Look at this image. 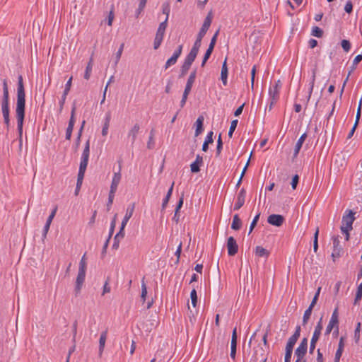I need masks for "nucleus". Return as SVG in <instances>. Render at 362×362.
I'll return each mask as SVG.
<instances>
[{"label": "nucleus", "mask_w": 362, "mask_h": 362, "mask_svg": "<svg viewBox=\"0 0 362 362\" xmlns=\"http://www.w3.org/2000/svg\"><path fill=\"white\" fill-rule=\"evenodd\" d=\"M25 93L21 75L18 77L17 102L16 114L17 118L18 130L20 136L23 133V124L25 117Z\"/></svg>", "instance_id": "obj_1"}, {"label": "nucleus", "mask_w": 362, "mask_h": 362, "mask_svg": "<svg viewBox=\"0 0 362 362\" xmlns=\"http://www.w3.org/2000/svg\"><path fill=\"white\" fill-rule=\"evenodd\" d=\"M89 153H90V141L88 140L86 142L85 147L83 149V151L82 153L80 166H79V170L78 173V177H77V183L75 190V194L77 195L78 194V192L81 187L83 180L84 177V174L88 165V158H89Z\"/></svg>", "instance_id": "obj_2"}, {"label": "nucleus", "mask_w": 362, "mask_h": 362, "mask_svg": "<svg viewBox=\"0 0 362 362\" xmlns=\"http://www.w3.org/2000/svg\"><path fill=\"white\" fill-rule=\"evenodd\" d=\"M354 214L349 211L346 214H344L342 217V224L341 226V233L345 235L346 240L349 239V232L352 230V224L354 221Z\"/></svg>", "instance_id": "obj_3"}, {"label": "nucleus", "mask_w": 362, "mask_h": 362, "mask_svg": "<svg viewBox=\"0 0 362 362\" xmlns=\"http://www.w3.org/2000/svg\"><path fill=\"white\" fill-rule=\"evenodd\" d=\"M281 88V82L280 80H278L275 82L274 85L272 87H270L269 89V110H271L273 105L276 103V101L279 98V91Z\"/></svg>", "instance_id": "obj_4"}, {"label": "nucleus", "mask_w": 362, "mask_h": 362, "mask_svg": "<svg viewBox=\"0 0 362 362\" xmlns=\"http://www.w3.org/2000/svg\"><path fill=\"white\" fill-rule=\"evenodd\" d=\"M212 21L211 13H209L208 16L206 17L204 23L197 35L196 41L194 44L201 47L202 40L204 36L206 35L207 30H209Z\"/></svg>", "instance_id": "obj_5"}, {"label": "nucleus", "mask_w": 362, "mask_h": 362, "mask_svg": "<svg viewBox=\"0 0 362 362\" xmlns=\"http://www.w3.org/2000/svg\"><path fill=\"white\" fill-rule=\"evenodd\" d=\"M166 28V21H164L160 23L153 42V48L155 49H157L160 46L163 40Z\"/></svg>", "instance_id": "obj_6"}, {"label": "nucleus", "mask_w": 362, "mask_h": 362, "mask_svg": "<svg viewBox=\"0 0 362 362\" xmlns=\"http://www.w3.org/2000/svg\"><path fill=\"white\" fill-rule=\"evenodd\" d=\"M308 349V339L306 338H303L299 346L295 351V356L296 357V362H301L303 361V358H304Z\"/></svg>", "instance_id": "obj_7"}, {"label": "nucleus", "mask_w": 362, "mask_h": 362, "mask_svg": "<svg viewBox=\"0 0 362 362\" xmlns=\"http://www.w3.org/2000/svg\"><path fill=\"white\" fill-rule=\"evenodd\" d=\"M338 324H339V315H338V309L335 308L332 316L330 320L326 327L325 334H329L334 327L337 328L338 331Z\"/></svg>", "instance_id": "obj_8"}, {"label": "nucleus", "mask_w": 362, "mask_h": 362, "mask_svg": "<svg viewBox=\"0 0 362 362\" xmlns=\"http://www.w3.org/2000/svg\"><path fill=\"white\" fill-rule=\"evenodd\" d=\"M86 272V269L78 267V275H77L76 280V287H75L76 292H79L81 289V287H82L83 284L85 280Z\"/></svg>", "instance_id": "obj_9"}, {"label": "nucleus", "mask_w": 362, "mask_h": 362, "mask_svg": "<svg viewBox=\"0 0 362 362\" xmlns=\"http://www.w3.org/2000/svg\"><path fill=\"white\" fill-rule=\"evenodd\" d=\"M182 51V45H179L176 50H175L173 56L168 59L165 63V69H167L172 65H174L176 62L179 57L180 56Z\"/></svg>", "instance_id": "obj_10"}, {"label": "nucleus", "mask_w": 362, "mask_h": 362, "mask_svg": "<svg viewBox=\"0 0 362 362\" xmlns=\"http://www.w3.org/2000/svg\"><path fill=\"white\" fill-rule=\"evenodd\" d=\"M199 48H200L199 46L194 44L189 53L186 57L184 62L185 64H189L191 66L198 54Z\"/></svg>", "instance_id": "obj_11"}, {"label": "nucleus", "mask_w": 362, "mask_h": 362, "mask_svg": "<svg viewBox=\"0 0 362 362\" xmlns=\"http://www.w3.org/2000/svg\"><path fill=\"white\" fill-rule=\"evenodd\" d=\"M227 248L228 253L230 256H233L238 252V246L233 237H229L228 238Z\"/></svg>", "instance_id": "obj_12"}, {"label": "nucleus", "mask_w": 362, "mask_h": 362, "mask_svg": "<svg viewBox=\"0 0 362 362\" xmlns=\"http://www.w3.org/2000/svg\"><path fill=\"white\" fill-rule=\"evenodd\" d=\"M284 221V216L279 214H272L269 216L267 219L269 224L277 227L281 226L283 224Z\"/></svg>", "instance_id": "obj_13"}, {"label": "nucleus", "mask_w": 362, "mask_h": 362, "mask_svg": "<svg viewBox=\"0 0 362 362\" xmlns=\"http://www.w3.org/2000/svg\"><path fill=\"white\" fill-rule=\"evenodd\" d=\"M121 178L122 176L119 171L114 173L110 185V192H112V194H115L117 189V187L120 182Z\"/></svg>", "instance_id": "obj_14"}, {"label": "nucleus", "mask_w": 362, "mask_h": 362, "mask_svg": "<svg viewBox=\"0 0 362 362\" xmlns=\"http://www.w3.org/2000/svg\"><path fill=\"white\" fill-rule=\"evenodd\" d=\"M134 209H135L134 203H132L131 204H129L127 206L125 215L122 221V225L123 227H125L127 226L129 220L131 218V217L132 216V215L134 214Z\"/></svg>", "instance_id": "obj_15"}, {"label": "nucleus", "mask_w": 362, "mask_h": 362, "mask_svg": "<svg viewBox=\"0 0 362 362\" xmlns=\"http://www.w3.org/2000/svg\"><path fill=\"white\" fill-rule=\"evenodd\" d=\"M245 195H246L245 190L244 189H242L238 194L237 201L234 205L235 210H238L243 206V204L245 203Z\"/></svg>", "instance_id": "obj_16"}, {"label": "nucleus", "mask_w": 362, "mask_h": 362, "mask_svg": "<svg viewBox=\"0 0 362 362\" xmlns=\"http://www.w3.org/2000/svg\"><path fill=\"white\" fill-rule=\"evenodd\" d=\"M57 210V208L55 207L52 210V211L51 212V214H49V217L47 219L46 223H45V225L44 226V228H43L42 235H43L44 238H46V236H47V234L48 233V230H49L50 225H51V223H52L54 217L55 216Z\"/></svg>", "instance_id": "obj_17"}, {"label": "nucleus", "mask_w": 362, "mask_h": 362, "mask_svg": "<svg viewBox=\"0 0 362 362\" xmlns=\"http://www.w3.org/2000/svg\"><path fill=\"white\" fill-rule=\"evenodd\" d=\"M264 358H265L264 356V350L262 347L258 346L254 349V353L250 362H257L258 360L262 361V359Z\"/></svg>", "instance_id": "obj_18"}, {"label": "nucleus", "mask_w": 362, "mask_h": 362, "mask_svg": "<svg viewBox=\"0 0 362 362\" xmlns=\"http://www.w3.org/2000/svg\"><path fill=\"white\" fill-rule=\"evenodd\" d=\"M203 164L202 156L197 155L195 161L190 165V169L192 173H198L200 170V165Z\"/></svg>", "instance_id": "obj_19"}, {"label": "nucleus", "mask_w": 362, "mask_h": 362, "mask_svg": "<svg viewBox=\"0 0 362 362\" xmlns=\"http://www.w3.org/2000/svg\"><path fill=\"white\" fill-rule=\"evenodd\" d=\"M72 79H73V77L71 76L69 78V79L68 80V81L66 82V83L65 89L64 90V93H63V95L62 96L61 101H60V109L61 110L63 107V105L64 104L66 95H68V93H69V92L70 90V88H71V83H72Z\"/></svg>", "instance_id": "obj_20"}, {"label": "nucleus", "mask_w": 362, "mask_h": 362, "mask_svg": "<svg viewBox=\"0 0 362 362\" xmlns=\"http://www.w3.org/2000/svg\"><path fill=\"white\" fill-rule=\"evenodd\" d=\"M8 85L6 80L3 81V98L1 101V107L2 106H8Z\"/></svg>", "instance_id": "obj_21"}, {"label": "nucleus", "mask_w": 362, "mask_h": 362, "mask_svg": "<svg viewBox=\"0 0 362 362\" xmlns=\"http://www.w3.org/2000/svg\"><path fill=\"white\" fill-rule=\"evenodd\" d=\"M306 138H307V134L304 133L298 139V141L296 142V144L295 145L293 157H296L298 156V154L302 147V145L304 143Z\"/></svg>", "instance_id": "obj_22"}, {"label": "nucleus", "mask_w": 362, "mask_h": 362, "mask_svg": "<svg viewBox=\"0 0 362 362\" xmlns=\"http://www.w3.org/2000/svg\"><path fill=\"white\" fill-rule=\"evenodd\" d=\"M195 78H196V70H194L192 72H191V74L187 79V84H186L184 91L190 93L192 85L195 81Z\"/></svg>", "instance_id": "obj_23"}, {"label": "nucleus", "mask_w": 362, "mask_h": 362, "mask_svg": "<svg viewBox=\"0 0 362 362\" xmlns=\"http://www.w3.org/2000/svg\"><path fill=\"white\" fill-rule=\"evenodd\" d=\"M106 339H107V331H104L100 334V339H99V356H101L103 353Z\"/></svg>", "instance_id": "obj_24"}, {"label": "nucleus", "mask_w": 362, "mask_h": 362, "mask_svg": "<svg viewBox=\"0 0 362 362\" xmlns=\"http://www.w3.org/2000/svg\"><path fill=\"white\" fill-rule=\"evenodd\" d=\"M140 127L138 124H135L128 133V137L131 139L132 143H134L136 139L139 132Z\"/></svg>", "instance_id": "obj_25"}, {"label": "nucleus", "mask_w": 362, "mask_h": 362, "mask_svg": "<svg viewBox=\"0 0 362 362\" xmlns=\"http://www.w3.org/2000/svg\"><path fill=\"white\" fill-rule=\"evenodd\" d=\"M334 250L332 253V257L334 260L335 258L339 257L340 255L341 248L339 247V240L338 238H334L333 240Z\"/></svg>", "instance_id": "obj_26"}, {"label": "nucleus", "mask_w": 362, "mask_h": 362, "mask_svg": "<svg viewBox=\"0 0 362 362\" xmlns=\"http://www.w3.org/2000/svg\"><path fill=\"white\" fill-rule=\"evenodd\" d=\"M227 77H228V68L226 64V59L223 63L221 72V79L224 86L227 85Z\"/></svg>", "instance_id": "obj_27"}, {"label": "nucleus", "mask_w": 362, "mask_h": 362, "mask_svg": "<svg viewBox=\"0 0 362 362\" xmlns=\"http://www.w3.org/2000/svg\"><path fill=\"white\" fill-rule=\"evenodd\" d=\"M204 117L199 116L196 122V130H195V136H199L203 131V122H204Z\"/></svg>", "instance_id": "obj_28"}, {"label": "nucleus", "mask_w": 362, "mask_h": 362, "mask_svg": "<svg viewBox=\"0 0 362 362\" xmlns=\"http://www.w3.org/2000/svg\"><path fill=\"white\" fill-rule=\"evenodd\" d=\"M111 115L110 112H107L106 114L105 118V122L103 124V127L102 129V135L103 136H105L107 134L108 129L110 126V122Z\"/></svg>", "instance_id": "obj_29"}, {"label": "nucleus", "mask_w": 362, "mask_h": 362, "mask_svg": "<svg viewBox=\"0 0 362 362\" xmlns=\"http://www.w3.org/2000/svg\"><path fill=\"white\" fill-rule=\"evenodd\" d=\"M322 329V318H320V321L318 322L317 325H316V327L315 328V331L313 334L312 339L317 341L321 334Z\"/></svg>", "instance_id": "obj_30"}, {"label": "nucleus", "mask_w": 362, "mask_h": 362, "mask_svg": "<svg viewBox=\"0 0 362 362\" xmlns=\"http://www.w3.org/2000/svg\"><path fill=\"white\" fill-rule=\"evenodd\" d=\"M218 30H217L216 32V33L214 34V35L213 36V37L211 38V42H210V44L209 45V47L208 49H206V52L205 54H208V55H210L211 54L213 50H214V46L216 45V40H217V37H218Z\"/></svg>", "instance_id": "obj_31"}, {"label": "nucleus", "mask_w": 362, "mask_h": 362, "mask_svg": "<svg viewBox=\"0 0 362 362\" xmlns=\"http://www.w3.org/2000/svg\"><path fill=\"white\" fill-rule=\"evenodd\" d=\"M343 349H344V342H343V339L341 338L339 343V348L335 354V358H334L335 362L339 361V359L342 354Z\"/></svg>", "instance_id": "obj_32"}, {"label": "nucleus", "mask_w": 362, "mask_h": 362, "mask_svg": "<svg viewBox=\"0 0 362 362\" xmlns=\"http://www.w3.org/2000/svg\"><path fill=\"white\" fill-rule=\"evenodd\" d=\"M241 227V221L238 214L233 216L231 228L233 230H239Z\"/></svg>", "instance_id": "obj_33"}, {"label": "nucleus", "mask_w": 362, "mask_h": 362, "mask_svg": "<svg viewBox=\"0 0 362 362\" xmlns=\"http://www.w3.org/2000/svg\"><path fill=\"white\" fill-rule=\"evenodd\" d=\"M173 186H174V182L172 183V185H171L170 189H168V191L167 192V194H166V196H165V199H164V200L163 202V204H162V209H164L166 207V206H167V204L168 203V201H169V199H170V197L172 195V193H173Z\"/></svg>", "instance_id": "obj_34"}, {"label": "nucleus", "mask_w": 362, "mask_h": 362, "mask_svg": "<svg viewBox=\"0 0 362 362\" xmlns=\"http://www.w3.org/2000/svg\"><path fill=\"white\" fill-rule=\"evenodd\" d=\"M212 136H213V132H210L207 134L206 138L205 139V141L204 142L203 146H202V151H206L208 150V145H209V144H211V143L213 142Z\"/></svg>", "instance_id": "obj_35"}, {"label": "nucleus", "mask_w": 362, "mask_h": 362, "mask_svg": "<svg viewBox=\"0 0 362 362\" xmlns=\"http://www.w3.org/2000/svg\"><path fill=\"white\" fill-rule=\"evenodd\" d=\"M92 69H93V59L90 58L88 63V65L86 66V71L84 74L85 79L88 80L90 78Z\"/></svg>", "instance_id": "obj_36"}, {"label": "nucleus", "mask_w": 362, "mask_h": 362, "mask_svg": "<svg viewBox=\"0 0 362 362\" xmlns=\"http://www.w3.org/2000/svg\"><path fill=\"white\" fill-rule=\"evenodd\" d=\"M255 253L259 257H266L269 255V252L261 246H257L255 248Z\"/></svg>", "instance_id": "obj_37"}, {"label": "nucleus", "mask_w": 362, "mask_h": 362, "mask_svg": "<svg viewBox=\"0 0 362 362\" xmlns=\"http://www.w3.org/2000/svg\"><path fill=\"white\" fill-rule=\"evenodd\" d=\"M313 308L314 307H311V305H310L308 308L305 311L303 318V325H305L308 322V320L310 319Z\"/></svg>", "instance_id": "obj_38"}, {"label": "nucleus", "mask_w": 362, "mask_h": 362, "mask_svg": "<svg viewBox=\"0 0 362 362\" xmlns=\"http://www.w3.org/2000/svg\"><path fill=\"white\" fill-rule=\"evenodd\" d=\"M147 0H140L137 10L136 11V17L138 18L141 13L144 11Z\"/></svg>", "instance_id": "obj_39"}, {"label": "nucleus", "mask_w": 362, "mask_h": 362, "mask_svg": "<svg viewBox=\"0 0 362 362\" xmlns=\"http://www.w3.org/2000/svg\"><path fill=\"white\" fill-rule=\"evenodd\" d=\"M124 43L121 44L118 51L115 54V66L118 64V62H119V59L121 58V56H122V52H123V49H124Z\"/></svg>", "instance_id": "obj_40"}, {"label": "nucleus", "mask_w": 362, "mask_h": 362, "mask_svg": "<svg viewBox=\"0 0 362 362\" xmlns=\"http://www.w3.org/2000/svg\"><path fill=\"white\" fill-rule=\"evenodd\" d=\"M297 340L292 337H291L287 342L286 350L293 351V346L296 343Z\"/></svg>", "instance_id": "obj_41"}, {"label": "nucleus", "mask_w": 362, "mask_h": 362, "mask_svg": "<svg viewBox=\"0 0 362 362\" xmlns=\"http://www.w3.org/2000/svg\"><path fill=\"white\" fill-rule=\"evenodd\" d=\"M362 298V282L359 284L357 288V291L356 293V297L354 300V304H356L359 300H361Z\"/></svg>", "instance_id": "obj_42"}, {"label": "nucleus", "mask_w": 362, "mask_h": 362, "mask_svg": "<svg viewBox=\"0 0 362 362\" xmlns=\"http://www.w3.org/2000/svg\"><path fill=\"white\" fill-rule=\"evenodd\" d=\"M153 136H154V131L151 130L150 132L149 139L147 143V148L149 149H151L154 147L155 142H154Z\"/></svg>", "instance_id": "obj_43"}, {"label": "nucleus", "mask_w": 362, "mask_h": 362, "mask_svg": "<svg viewBox=\"0 0 362 362\" xmlns=\"http://www.w3.org/2000/svg\"><path fill=\"white\" fill-rule=\"evenodd\" d=\"M146 295H147L146 285L145 282L144 281H142L141 298L143 303H144L146 300Z\"/></svg>", "instance_id": "obj_44"}, {"label": "nucleus", "mask_w": 362, "mask_h": 362, "mask_svg": "<svg viewBox=\"0 0 362 362\" xmlns=\"http://www.w3.org/2000/svg\"><path fill=\"white\" fill-rule=\"evenodd\" d=\"M341 46L346 52H348L351 49V43L347 40H342L341 42Z\"/></svg>", "instance_id": "obj_45"}, {"label": "nucleus", "mask_w": 362, "mask_h": 362, "mask_svg": "<svg viewBox=\"0 0 362 362\" xmlns=\"http://www.w3.org/2000/svg\"><path fill=\"white\" fill-rule=\"evenodd\" d=\"M323 31L319 27H314L312 30V35L317 37H321L322 36Z\"/></svg>", "instance_id": "obj_46"}, {"label": "nucleus", "mask_w": 362, "mask_h": 362, "mask_svg": "<svg viewBox=\"0 0 362 362\" xmlns=\"http://www.w3.org/2000/svg\"><path fill=\"white\" fill-rule=\"evenodd\" d=\"M191 302L193 307H196L197 303V295L195 289H193L190 293Z\"/></svg>", "instance_id": "obj_47"}, {"label": "nucleus", "mask_w": 362, "mask_h": 362, "mask_svg": "<svg viewBox=\"0 0 362 362\" xmlns=\"http://www.w3.org/2000/svg\"><path fill=\"white\" fill-rule=\"evenodd\" d=\"M116 218H117V214H115L111 221V224H110V232H109V238H111L113 233H114V230H115V226H116Z\"/></svg>", "instance_id": "obj_48"}, {"label": "nucleus", "mask_w": 362, "mask_h": 362, "mask_svg": "<svg viewBox=\"0 0 362 362\" xmlns=\"http://www.w3.org/2000/svg\"><path fill=\"white\" fill-rule=\"evenodd\" d=\"M318 234H319V230L317 228L314 234V240H313V250L315 252H316L318 249V242H317Z\"/></svg>", "instance_id": "obj_49"}, {"label": "nucleus", "mask_w": 362, "mask_h": 362, "mask_svg": "<svg viewBox=\"0 0 362 362\" xmlns=\"http://www.w3.org/2000/svg\"><path fill=\"white\" fill-rule=\"evenodd\" d=\"M238 124V120L235 119L231 122L230 127L228 132V136L229 137H231L233 135V132L235 131L236 127Z\"/></svg>", "instance_id": "obj_50"}, {"label": "nucleus", "mask_w": 362, "mask_h": 362, "mask_svg": "<svg viewBox=\"0 0 362 362\" xmlns=\"http://www.w3.org/2000/svg\"><path fill=\"white\" fill-rule=\"evenodd\" d=\"M163 13L166 15V18H165V21H166V23H167L168 20L169 13H170V6L168 4H164L163 5Z\"/></svg>", "instance_id": "obj_51"}, {"label": "nucleus", "mask_w": 362, "mask_h": 362, "mask_svg": "<svg viewBox=\"0 0 362 362\" xmlns=\"http://www.w3.org/2000/svg\"><path fill=\"white\" fill-rule=\"evenodd\" d=\"M320 291H321V287H319L313 298L311 303H310L311 307H314L315 305V304L317 303L319 295L320 293Z\"/></svg>", "instance_id": "obj_52"}, {"label": "nucleus", "mask_w": 362, "mask_h": 362, "mask_svg": "<svg viewBox=\"0 0 362 362\" xmlns=\"http://www.w3.org/2000/svg\"><path fill=\"white\" fill-rule=\"evenodd\" d=\"M361 106H362V98L360 99L359 103L357 108V112L356 116V124H358L360 117H361Z\"/></svg>", "instance_id": "obj_53"}, {"label": "nucleus", "mask_w": 362, "mask_h": 362, "mask_svg": "<svg viewBox=\"0 0 362 362\" xmlns=\"http://www.w3.org/2000/svg\"><path fill=\"white\" fill-rule=\"evenodd\" d=\"M124 228L125 227H123L122 225L121 224L119 231L115 235L116 240L119 239H123V238L124 237Z\"/></svg>", "instance_id": "obj_54"}, {"label": "nucleus", "mask_w": 362, "mask_h": 362, "mask_svg": "<svg viewBox=\"0 0 362 362\" xmlns=\"http://www.w3.org/2000/svg\"><path fill=\"white\" fill-rule=\"evenodd\" d=\"M114 197H115V194H112V192H109L108 201L107 203V211H109L110 209V207L113 203Z\"/></svg>", "instance_id": "obj_55"}, {"label": "nucleus", "mask_w": 362, "mask_h": 362, "mask_svg": "<svg viewBox=\"0 0 362 362\" xmlns=\"http://www.w3.org/2000/svg\"><path fill=\"white\" fill-rule=\"evenodd\" d=\"M259 216H260V214H257V215L255 216V218H254L253 221H252V223H251V224H250L249 233H250L252 231L253 228H255V226H256L257 222V221H258V220H259Z\"/></svg>", "instance_id": "obj_56"}, {"label": "nucleus", "mask_w": 362, "mask_h": 362, "mask_svg": "<svg viewBox=\"0 0 362 362\" xmlns=\"http://www.w3.org/2000/svg\"><path fill=\"white\" fill-rule=\"evenodd\" d=\"M190 66H191L189 64H185L184 62L181 67V75L182 76L185 75L187 73V71H189Z\"/></svg>", "instance_id": "obj_57"}, {"label": "nucleus", "mask_w": 362, "mask_h": 362, "mask_svg": "<svg viewBox=\"0 0 362 362\" xmlns=\"http://www.w3.org/2000/svg\"><path fill=\"white\" fill-rule=\"evenodd\" d=\"M78 267H80V268H85V269L87 268L86 254H84L83 255V257H81V260L79 262Z\"/></svg>", "instance_id": "obj_58"}, {"label": "nucleus", "mask_w": 362, "mask_h": 362, "mask_svg": "<svg viewBox=\"0 0 362 362\" xmlns=\"http://www.w3.org/2000/svg\"><path fill=\"white\" fill-rule=\"evenodd\" d=\"M73 129H74V126H71V125L68 124V127H67L66 131V139L70 140Z\"/></svg>", "instance_id": "obj_59"}, {"label": "nucleus", "mask_w": 362, "mask_h": 362, "mask_svg": "<svg viewBox=\"0 0 362 362\" xmlns=\"http://www.w3.org/2000/svg\"><path fill=\"white\" fill-rule=\"evenodd\" d=\"M236 348H237V344H230V355L233 359H235V358Z\"/></svg>", "instance_id": "obj_60"}, {"label": "nucleus", "mask_w": 362, "mask_h": 362, "mask_svg": "<svg viewBox=\"0 0 362 362\" xmlns=\"http://www.w3.org/2000/svg\"><path fill=\"white\" fill-rule=\"evenodd\" d=\"M360 327H361V323L358 322L357 324V327L355 329V332H354V337H355V339H356V341H358L359 340V338H360Z\"/></svg>", "instance_id": "obj_61"}, {"label": "nucleus", "mask_w": 362, "mask_h": 362, "mask_svg": "<svg viewBox=\"0 0 362 362\" xmlns=\"http://www.w3.org/2000/svg\"><path fill=\"white\" fill-rule=\"evenodd\" d=\"M299 177L298 175H296L293 177L292 181H291V186L293 189H295L296 188V186L298 183Z\"/></svg>", "instance_id": "obj_62"}, {"label": "nucleus", "mask_w": 362, "mask_h": 362, "mask_svg": "<svg viewBox=\"0 0 362 362\" xmlns=\"http://www.w3.org/2000/svg\"><path fill=\"white\" fill-rule=\"evenodd\" d=\"M353 5L351 1H347L345 6L344 10L346 13H350L352 11Z\"/></svg>", "instance_id": "obj_63"}, {"label": "nucleus", "mask_w": 362, "mask_h": 362, "mask_svg": "<svg viewBox=\"0 0 362 362\" xmlns=\"http://www.w3.org/2000/svg\"><path fill=\"white\" fill-rule=\"evenodd\" d=\"M362 60V54H358L356 56L353 61V69L355 68L354 66L357 65Z\"/></svg>", "instance_id": "obj_64"}]
</instances>
